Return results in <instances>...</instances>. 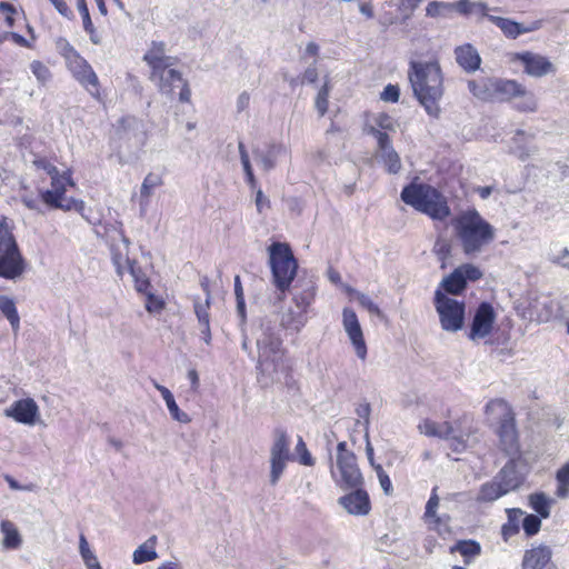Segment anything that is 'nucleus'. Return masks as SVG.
<instances>
[{
	"label": "nucleus",
	"mask_w": 569,
	"mask_h": 569,
	"mask_svg": "<svg viewBox=\"0 0 569 569\" xmlns=\"http://www.w3.org/2000/svg\"><path fill=\"white\" fill-rule=\"evenodd\" d=\"M342 326L355 348L357 357L361 360H365L367 357V345L363 338V332L358 316L352 309H343Z\"/></svg>",
	"instance_id": "obj_14"
},
{
	"label": "nucleus",
	"mask_w": 569,
	"mask_h": 569,
	"mask_svg": "<svg viewBox=\"0 0 569 569\" xmlns=\"http://www.w3.org/2000/svg\"><path fill=\"white\" fill-rule=\"evenodd\" d=\"M0 311L9 321L12 331L17 333L20 329V316L14 300L8 296H0Z\"/></svg>",
	"instance_id": "obj_35"
},
{
	"label": "nucleus",
	"mask_w": 569,
	"mask_h": 569,
	"mask_svg": "<svg viewBox=\"0 0 569 569\" xmlns=\"http://www.w3.org/2000/svg\"><path fill=\"white\" fill-rule=\"evenodd\" d=\"M495 78L469 80L468 89L472 96L481 101L493 102Z\"/></svg>",
	"instance_id": "obj_26"
},
{
	"label": "nucleus",
	"mask_w": 569,
	"mask_h": 569,
	"mask_svg": "<svg viewBox=\"0 0 569 569\" xmlns=\"http://www.w3.org/2000/svg\"><path fill=\"white\" fill-rule=\"evenodd\" d=\"M419 428L426 436L438 437L440 439H449L453 432V427L448 421L437 423L427 419L419 426Z\"/></svg>",
	"instance_id": "obj_33"
},
{
	"label": "nucleus",
	"mask_w": 569,
	"mask_h": 569,
	"mask_svg": "<svg viewBox=\"0 0 569 569\" xmlns=\"http://www.w3.org/2000/svg\"><path fill=\"white\" fill-rule=\"evenodd\" d=\"M488 20L496 24L503 34L510 39H516L520 34L535 31L539 28V22H533L530 27H525L517 21L498 16H488Z\"/></svg>",
	"instance_id": "obj_22"
},
{
	"label": "nucleus",
	"mask_w": 569,
	"mask_h": 569,
	"mask_svg": "<svg viewBox=\"0 0 569 569\" xmlns=\"http://www.w3.org/2000/svg\"><path fill=\"white\" fill-rule=\"evenodd\" d=\"M481 277L482 271L477 266L465 263L445 277L437 289H441L445 295L458 296L465 291L468 281H477Z\"/></svg>",
	"instance_id": "obj_11"
},
{
	"label": "nucleus",
	"mask_w": 569,
	"mask_h": 569,
	"mask_svg": "<svg viewBox=\"0 0 569 569\" xmlns=\"http://www.w3.org/2000/svg\"><path fill=\"white\" fill-rule=\"evenodd\" d=\"M373 469L379 479V483L387 496H390L393 491L392 482L389 476L386 473L381 465L373 466Z\"/></svg>",
	"instance_id": "obj_57"
},
{
	"label": "nucleus",
	"mask_w": 569,
	"mask_h": 569,
	"mask_svg": "<svg viewBox=\"0 0 569 569\" xmlns=\"http://www.w3.org/2000/svg\"><path fill=\"white\" fill-rule=\"evenodd\" d=\"M290 452V438L283 428H276L273 430V442L270 448V475L269 481L271 486H276L286 467L287 462L291 460Z\"/></svg>",
	"instance_id": "obj_9"
},
{
	"label": "nucleus",
	"mask_w": 569,
	"mask_h": 569,
	"mask_svg": "<svg viewBox=\"0 0 569 569\" xmlns=\"http://www.w3.org/2000/svg\"><path fill=\"white\" fill-rule=\"evenodd\" d=\"M0 529L3 535V546L7 549H18L21 546V536L14 526L9 520H3L0 523Z\"/></svg>",
	"instance_id": "obj_37"
},
{
	"label": "nucleus",
	"mask_w": 569,
	"mask_h": 569,
	"mask_svg": "<svg viewBox=\"0 0 569 569\" xmlns=\"http://www.w3.org/2000/svg\"><path fill=\"white\" fill-rule=\"evenodd\" d=\"M369 133L372 134L377 139L378 148L380 152L387 151L389 149H393L390 138L387 132L381 131L375 127L369 129Z\"/></svg>",
	"instance_id": "obj_53"
},
{
	"label": "nucleus",
	"mask_w": 569,
	"mask_h": 569,
	"mask_svg": "<svg viewBox=\"0 0 569 569\" xmlns=\"http://www.w3.org/2000/svg\"><path fill=\"white\" fill-rule=\"evenodd\" d=\"M433 303L442 330L457 332L463 328L466 318V305L463 301L449 298L441 289H437Z\"/></svg>",
	"instance_id": "obj_8"
},
{
	"label": "nucleus",
	"mask_w": 569,
	"mask_h": 569,
	"mask_svg": "<svg viewBox=\"0 0 569 569\" xmlns=\"http://www.w3.org/2000/svg\"><path fill=\"white\" fill-rule=\"evenodd\" d=\"M349 493L341 496L338 503L352 516H367L371 510L369 493L363 486L349 488Z\"/></svg>",
	"instance_id": "obj_15"
},
{
	"label": "nucleus",
	"mask_w": 569,
	"mask_h": 569,
	"mask_svg": "<svg viewBox=\"0 0 569 569\" xmlns=\"http://www.w3.org/2000/svg\"><path fill=\"white\" fill-rule=\"evenodd\" d=\"M51 179V189L57 190L59 193L64 196L66 193V187L72 186V179L70 177V173L63 172L62 174L59 173V171L50 177Z\"/></svg>",
	"instance_id": "obj_48"
},
{
	"label": "nucleus",
	"mask_w": 569,
	"mask_h": 569,
	"mask_svg": "<svg viewBox=\"0 0 569 569\" xmlns=\"http://www.w3.org/2000/svg\"><path fill=\"white\" fill-rule=\"evenodd\" d=\"M161 184H162V180H161L160 176L154 174V173L147 174L141 184V189H140L141 197L149 198L151 196L152 190Z\"/></svg>",
	"instance_id": "obj_52"
},
{
	"label": "nucleus",
	"mask_w": 569,
	"mask_h": 569,
	"mask_svg": "<svg viewBox=\"0 0 569 569\" xmlns=\"http://www.w3.org/2000/svg\"><path fill=\"white\" fill-rule=\"evenodd\" d=\"M519 101L515 102V108L522 112H532L537 109V101L532 92H528L523 87V93L519 94Z\"/></svg>",
	"instance_id": "obj_46"
},
{
	"label": "nucleus",
	"mask_w": 569,
	"mask_h": 569,
	"mask_svg": "<svg viewBox=\"0 0 569 569\" xmlns=\"http://www.w3.org/2000/svg\"><path fill=\"white\" fill-rule=\"evenodd\" d=\"M438 487H435L431 491V495L426 503V510H425V519H433L435 522H440L441 517L437 515V508L439 506V497L437 495Z\"/></svg>",
	"instance_id": "obj_47"
},
{
	"label": "nucleus",
	"mask_w": 569,
	"mask_h": 569,
	"mask_svg": "<svg viewBox=\"0 0 569 569\" xmlns=\"http://www.w3.org/2000/svg\"><path fill=\"white\" fill-rule=\"evenodd\" d=\"M21 201L22 203L31 209V210H34V211H38V212H41V197L40 196H34V194H31V193H22L21 196Z\"/></svg>",
	"instance_id": "obj_60"
},
{
	"label": "nucleus",
	"mask_w": 569,
	"mask_h": 569,
	"mask_svg": "<svg viewBox=\"0 0 569 569\" xmlns=\"http://www.w3.org/2000/svg\"><path fill=\"white\" fill-rule=\"evenodd\" d=\"M356 413L359 417V420H357L356 423L362 427L365 431V437L368 438L371 415L370 403L367 401L359 403L358 407L356 408Z\"/></svg>",
	"instance_id": "obj_44"
},
{
	"label": "nucleus",
	"mask_w": 569,
	"mask_h": 569,
	"mask_svg": "<svg viewBox=\"0 0 569 569\" xmlns=\"http://www.w3.org/2000/svg\"><path fill=\"white\" fill-rule=\"evenodd\" d=\"M31 72L37 78L38 82L46 84L51 79L49 68L41 61L34 60L30 64Z\"/></svg>",
	"instance_id": "obj_51"
},
{
	"label": "nucleus",
	"mask_w": 569,
	"mask_h": 569,
	"mask_svg": "<svg viewBox=\"0 0 569 569\" xmlns=\"http://www.w3.org/2000/svg\"><path fill=\"white\" fill-rule=\"evenodd\" d=\"M529 507L536 512L537 516L547 519L550 517V508L552 499L549 498L545 492H533L528 497Z\"/></svg>",
	"instance_id": "obj_31"
},
{
	"label": "nucleus",
	"mask_w": 569,
	"mask_h": 569,
	"mask_svg": "<svg viewBox=\"0 0 569 569\" xmlns=\"http://www.w3.org/2000/svg\"><path fill=\"white\" fill-rule=\"evenodd\" d=\"M516 59L525 67V72L531 77H543L555 72L553 64L543 56L529 51L517 53Z\"/></svg>",
	"instance_id": "obj_18"
},
{
	"label": "nucleus",
	"mask_w": 569,
	"mask_h": 569,
	"mask_svg": "<svg viewBox=\"0 0 569 569\" xmlns=\"http://www.w3.org/2000/svg\"><path fill=\"white\" fill-rule=\"evenodd\" d=\"M71 56H68V66L73 77L92 94H98V77L91 66L78 54L74 48L66 42Z\"/></svg>",
	"instance_id": "obj_12"
},
{
	"label": "nucleus",
	"mask_w": 569,
	"mask_h": 569,
	"mask_svg": "<svg viewBox=\"0 0 569 569\" xmlns=\"http://www.w3.org/2000/svg\"><path fill=\"white\" fill-rule=\"evenodd\" d=\"M450 552H459L463 557L465 565L468 566L481 555V545L473 539L458 540L450 547Z\"/></svg>",
	"instance_id": "obj_27"
},
{
	"label": "nucleus",
	"mask_w": 569,
	"mask_h": 569,
	"mask_svg": "<svg viewBox=\"0 0 569 569\" xmlns=\"http://www.w3.org/2000/svg\"><path fill=\"white\" fill-rule=\"evenodd\" d=\"M153 385H154V388L161 393V396L167 405V408L170 412L171 418L178 422H182V423L189 422L190 421L189 416L186 412L180 410L179 406L177 405V402L174 400L172 392L167 387L159 385L156 381L153 382Z\"/></svg>",
	"instance_id": "obj_29"
},
{
	"label": "nucleus",
	"mask_w": 569,
	"mask_h": 569,
	"mask_svg": "<svg viewBox=\"0 0 569 569\" xmlns=\"http://www.w3.org/2000/svg\"><path fill=\"white\" fill-rule=\"evenodd\" d=\"M400 89L397 84H387L380 93V99L386 102H398Z\"/></svg>",
	"instance_id": "obj_58"
},
{
	"label": "nucleus",
	"mask_w": 569,
	"mask_h": 569,
	"mask_svg": "<svg viewBox=\"0 0 569 569\" xmlns=\"http://www.w3.org/2000/svg\"><path fill=\"white\" fill-rule=\"evenodd\" d=\"M201 286H202L203 290L207 292L206 300H204V302H200L199 299H197L193 303L194 313L197 316L199 325L210 322L209 309H210L211 296L209 292L208 284L202 282Z\"/></svg>",
	"instance_id": "obj_42"
},
{
	"label": "nucleus",
	"mask_w": 569,
	"mask_h": 569,
	"mask_svg": "<svg viewBox=\"0 0 569 569\" xmlns=\"http://www.w3.org/2000/svg\"><path fill=\"white\" fill-rule=\"evenodd\" d=\"M26 271V260L8 226L0 222V278L16 281Z\"/></svg>",
	"instance_id": "obj_6"
},
{
	"label": "nucleus",
	"mask_w": 569,
	"mask_h": 569,
	"mask_svg": "<svg viewBox=\"0 0 569 569\" xmlns=\"http://www.w3.org/2000/svg\"><path fill=\"white\" fill-rule=\"evenodd\" d=\"M307 317L298 309L288 308L281 313L280 325L283 329L299 332L306 325Z\"/></svg>",
	"instance_id": "obj_30"
},
{
	"label": "nucleus",
	"mask_w": 569,
	"mask_h": 569,
	"mask_svg": "<svg viewBox=\"0 0 569 569\" xmlns=\"http://www.w3.org/2000/svg\"><path fill=\"white\" fill-rule=\"evenodd\" d=\"M256 345L259 381L264 386L280 381L281 375H288L290 367L284 358L282 340L270 323L261 325Z\"/></svg>",
	"instance_id": "obj_2"
},
{
	"label": "nucleus",
	"mask_w": 569,
	"mask_h": 569,
	"mask_svg": "<svg viewBox=\"0 0 569 569\" xmlns=\"http://www.w3.org/2000/svg\"><path fill=\"white\" fill-rule=\"evenodd\" d=\"M380 157L389 173L396 174L400 171L401 160L398 152L395 149H389L387 151L381 152Z\"/></svg>",
	"instance_id": "obj_43"
},
{
	"label": "nucleus",
	"mask_w": 569,
	"mask_h": 569,
	"mask_svg": "<svg viewBox=\"0 0 569 569\" xmlns=\"http://www.w3.org/2000/svg\"><path fill=\"white\" fill-rule=\"evenodd\" d=\"M238 150H239L240 161H241L244 174L253 172V169H252V166L250 162V158H249V153H248V151L244 147V143L242 141H239Z\"/></svg>",
	"instance_id": "obj_61"
},
{
	"label": "nucleus",
	"mask_w": 569,
	"mask_h": 569,
	"mask_svg": "<svg viewBox=\"0 0 569 569\" xmlns=\"http://www.w3.org/2000/svg\"><path fill=\"white\" fill-rule=\"evenodd\" d=\"M40 197L44 204L54 209H60L63 200V196L53 189L40 190Z\"/></svg>",
	"instance_id": "obj_50"
},
{
	"label": "nucleus",
	"mask_w": 569,
	"mask_h": 569,
	"mask_svg": "<svg viewBox=\"0 0 569 569\" xmlns=\"http://www.w3.org/2000/svg\"><path fill=\"white\" fill-rule=\"evenodd\" d=\"M151 81L156 82L159 90L164 94H171L174 88L180 87L184 81L181 73L170 67H162L159 72L151 71Z\"/></svg>",
	"instance_id": "obj_19"
},
{
	"label": "nucleus",
	"mask_w": 569,
	"mask_h": 569,
	"mask_svg": "<svg viewBox=\"0 0 569 569\" xmlns=\"http://www.w3.org/2000/svg\"><path fill=\"white\" fill-rule=\"evenodd\" d=\"M408 79L415 98L427 114L438 119L441 114L440 101L443 97V77L437 61H411Z\"/></svg>",
	"instance_id": "obj_1"
},
{
	"label": "nucleus",
	"mask_w": 569,
	"mask_h": 569,
	"mask_svg": "<svg viewBox=\"0 0 569 569\" xmlns=\"http://www.w3.org/2000/svg\"><path fill=\"white\" fill-rule=\"evenodd\" d=\"M556 481V496L560 499H567L569 497V462L557 470Z\"/></svg>",
	"instance_id": "obj_41"
},
{
	"label": "nucleus",
	"mask_w": 569,
	"mask_h": 569,
	"mask_svg": "<svg viewBox=\"0 0 569 569\" xmlns=\"http://www.w3.org/2000/svg\"><path fill=\"white\" fill-rule=\"evenodd\" d=\"M296 449L299 453V461L301 465L307 466V467H311L315 465V459L312 458L311 453L307 449V446L301 437L298 438Z\"/></svg>",
	"instance_id": "obj_56"
},
{
	"label": "nucleus",
	"mask_w": 569,
	"mask_h": 569,
	"mask_svg": "<svg viewBox=\"0 0 569 569\" xmlns=\"http://www.w3.org/2000/svg\"><path fill=\"white\" fill-rule=\"evenodd\" d=\"M4 413L19 423L33 426L39 413V408L33 399L27 398L14 401L6 409Z\"/></svg>",
	"instance_id": "obj_17"
},
{
	"label": "nucleus",
	"mask_w": 569,
	"mask_h": 569,
	"mask_svg": "<svg viewBox=\"0 0 569 569\" xmlns=\"http://www.w3.org/2000/svg\"><path fill=\"white\" fill-rule=\"evenodd\" d=\"M330 472L336 485L342 490L363 486V477L357 465L356 456H347L336 459V469L330 456Z\"/></svg>",
	"instance_id": "obj_10"
},
{
	"label": "nucleus",
	"mask_w": 569,
	"mask_h": 569,
	"mask_svg": "<svg viewBox=\"0 0 569 569\" xmlns=\"http://www.w3.org/2000/svg\"><path fill=\"white\" fill-rule=\"evenodd\" d=\"M457 238L467 256H476L496 238V229L476 210L462 212L453 223Z\"/></svg>",
	"instance_id": "obj_3"
},
{
	"label": "nucleus",
	"mask_w": 569,
	"mask_h": 569,
	"mask_svg": "<svg viewBox=\"0 0 569 569\" xmlns=\"http://www.w3.org/2000/svg\"><path fill=\"white\" fill-rule=\"evenodd\" d=\"M118 233L123 243L124 251H122L120 248L112 244L111 246V260L116 268L117 274L122 277L123 271H124L123 262L126 263V259H129L128 252H129L130 240L128 237H126V234L123 233L122 230H119Z\"/></svg>",
	"instance_id": "obj_32"
},
{
	"label": "nucleus",
	"mask_w": 569,
	"mask_h": 569,
	"mask_svg": "<svg viewBox=\"0 0 569 569\" xmlns=\"http://www.w3.org/2000/svg\"><path fill=\"white\" fill-rule=\"evenodd\" d=\"M157 538L153 536L149 538L144 543L140 545L132 556V561L136 565L146 563L158 558V553L154 549Z\"/></svg>",
	"instance_id": "obj_36"
},
{
	"label": "nucleus",
	"mask_w": 569,
	"mask_h": 569,
	"mask_svg": "<svg viewBox=\"0 0 569 569\" xmlns=\"http://www.w3.org/2000/svg\"><path fill=\"white\" fill-rule=\"evenodd\" d=\"M541 519V517L533 513L525 515L521 526L527 537H532L540 531Z\"/></svg>",
	"instance_id": "obj_45"
},
{
	"label": "nucleus",
	"mask_w": 569,
	"mask_h": 569,
	"mask_svg": "<svg viewBox=\"0 0 569 569\" xmlns=\"http://www.w3.org/2000/svg\"><path fill=\"white\" fill-rule=\"evenodd\" d=\"M77 7L82 17L83 29L89 34H92L93 32H96V30H94L93 23L90 18V13H89V9L87 7L86 0H77Z\"/></svg>",
	"instance_id": "obj_54"
},
{
	"label": "nucleus",
	"mask_w": 569,
	"mask_h": 569,
	"mask_svg": "<svg viewBox=\"0 0 569 569\" xmlns=\"http://www.w3.org/2000/svg\"><path fill=\"white\" fill-rule=\"evenodd\" d=\"M453 7V12H458L461 16H469L473 12V2L470 0H458L457 2H451Z\"/></svg>",
	"instance_id": "obj_62"
},
{
	"label": "nucleus",
	"mask_w": 569,
	"mask_h": 569,
	"mask_svg": "<svg viewBox=\"0 0 569 569\" xmlns=\"http://www.w3.org/2000/svg\"><path fill=\"white\" fill-rule=\"evenodd\" d=\"M269 266L274 287L286 292L297 276L298 261L287 242H272L268 247Z\"/></svg>",
	"instance_id": "obj_5"
},
{
	"label": "nucleus",
	"mask_w": 569,
	"mask_h": 569,
	"mask_svg": "<svg viewBox=\"0 0 569 569\" xmlns=\"http://www.w3.org/2000/svg\"><path fill=\"white\" fill-rule=\"evenodd\" d=\"M486 413L499 416L498 437L501 449L507 455H516L519 451V442L515 413L511 407L503 399H492L486 405Z\"/></svg>",
	"instance_id": "obj_7"
},
{
	"label": "nucleus",
	"mask_w": 569,
	"mask_h": 569,
	"mask_svg": "<svg viewBox=\"0 0 569 569\" xmlns=\"http://www.w3.org/2000/svg\"><path fill=\"white\" fill-rule=\"evenodd\" d=\"M426 16L430 18L451 19L453 17V7L451 2L431 1L426 8Z\"/></svg>",
	"instance_id": "obj_40"
},
{
	"label": "nucleus",
	"mask_w": 569,
	"mask_h": 569,
	"mask_svg": "<svg viewBox=\"0 0 569 569\" xmlns=\"http://www.w3.org/2000/svg\"><path fill=\"white\" fill-rule=\"evenodd\" d=\"M505 495H507V492L503 489L502 485H500L498 480L493 478L491 481L481 485L477 497V501L492 502Z\"/></svg>",
	"instance_id": "obj_34"
},
{
	"label": "nucleus",
	"mask_w": 569,
	"mask_h": 569,
	"mask_svg": "<svg viewBox=\"0 0 569 569\" xmlns=\"http://www.w3.org/2000/svg\"><path fill=\"white\" fill-rule=\"evenodd\" d=\"M401 200L433 220H445L451 213L446 197L426 183H410L400 193Z\"/></svg>",
	"instance_id": "obj_4"
},
{
	"label": "nucleus",
	"mask_w": 569,
	"mask_h": 569,
	"mask_svg": "<svg viewBox=\"0 0 569 569\" xmlns=\"http://www.w3.org/2000/svg\"><path fill=\"white\" fill-rule=\"evenodd\" d=\"M312 299H313V292L312 291H306V292H303L300 296L296 295L293 297V301L296 303V308L298 309V311L303 312L305 316L307 313V309L310 306Z\"/></svg>",
	"instance_id": "obj_59"
},
{
	"label": "nucleus",
	"mask_w": 569,
	"mask_h": 569,
	"mask_svg": "<svg viewBox=\"0 0 569 569\" xmlns=\"http://www.w3.org/2000/svg\"><path fill=\"white\" fill-rule=\"evenodd\" d=\"M455 57L457 63L467 72H475L480 68L481 58L477 49L470 43L457 47Z\"/></svg>",
	"instance_id": "obj_23"
},
{
	"label": "nucleus",
	"mask_w": 569,
	"mask_h": 569,
	"mask_svg": "<svg viewBox=\"0 0 569 569\" xmlns=\"http://www.w3.org/2000/svg\"><path fill=\"white\" fill-rule=\"evenodd\" d=\"M284 151V147L280 143H268L263 148L254 147L252 154L262 169L269 172L276 167L278 157Z\"/></svg>",
	"instance_id": "obj_20"
},
{
	"label": "nucleus",
	"mask_w": 569,
	"mask_h": 569,
	"mask_svg": "<svg viewBox=\"0 0 569 569\" xmlns=\"http://www.w3.org/2000/svg\"><path fill=\"white\" fill-rule=\"evenodd\" d=\"M129 273L133 278L137 291L148 293L150 289V281L142 269L137 264L136 260L126 259Z\"/></svg>",
	"instance_id": "obj_39"
},
{
	"label": "nucleus",
	"mask_w": 569,
	"mask_h": 569,
	"mask_svg": "<svg viewBox=\"0 0 569 569\" xmlns=\"http://www.w3.org/2000/svg\"><path fill=\"white\" fill-rule=\"evenodd\" d=\"M495 478L507 493L517 490L525 481V475L518 470L513 460L508 461Z\"/></svg>",
	"instance_id": "obj_21"
},
{
	"label": "nucleus",
	"mask_w": 569,
	"mask_h": 569,
	"mask_svg": "<svg viewBox=\"0 0 569 569\" xmlns=\"http://www.w3.org/2000/svg\"><path fill=\"white\" fill-rule=\"evenodd\" d=\"M330 88L328 82H325V84L320 88L318 91V94L316 97L315 107L317 111L319 112L320 117H323L328 110V99H329Z\"/></svg>",
	"instance_id": "obj_49"
},
{
	"label": "nucleus",
	"mask_w": 569,
	"mask_h": 569,
	"mask_svg": "<svg viewBox=\"0 0 569 569\" xmlns=\"http://www.w3.org/2000/svg\"><path fill=\"white\" fill-rule=\"evenodd\" d=\"M568 257H569V250L568 248H561L559 253H555L552 252L550 254V260L553 262V263H557L563 268H567L569 269V260H568Z\"/></svg>",
	"instance_id": "obj_63"
},
{
	"label": "nucleus",
	"mask_w": 569,
	"mask_h": 569,
	"mask_svg": "<svg viewBox=\"0 0 569 569\" xmlns=\"http://www.w3.org/2000/svg\"><path fill=\"white\" fill-rule=\"evenodd\" d=\"M33 164L37 169L44 171L49 177L58 172V169L56 166H53L49 160L46 158H39L33 161Z\"/></svg>",
	"instance_id": "obj_64"
},
{
	"label": "nucleus",
	"mask_w": 569,
	"mask_h": 569,
	"mask_svg": "<svg viewBox=\"0 0 569 569\" xmlns=\"http://www.w3.org/2000/svg\"><path fill=\"white\" fill-rule=\"evenodd\" d=\"M551 548L546 545H539L525 551L521 569H558L551 561Z\"/></svg>",
	"instance_id": "obj_16"
},
{
	"label": "nucleus",
	"mask_w": 569,
	"mask_h": 569,
	"mask_svg": "<svg viewBox=\"0 0 569 569\" xmlns=\"http://www.w3.org/2000/svg\"><path fill=\"white\" fill-rule=\"evenodd\" d=\"M141 122L131 116L122 117L113 126V136L119 139L130 140L141 129Z\"/></svg>",
	"instance_id": "obj_28"
},
{
	"label": "nucleus",
	"mask_w": 569,
	"mask_h": 569,
	"mask_svg": "<svg viewBox=\"0 0 569 569\" xmlns=\"http://www.w3.org/2000/svg\"><path fill=\"white\" fill-rule=\"evenodd\" d=\"M143 61L156 72L162 67L172 66V58L166 56V44L162 41H152L150 49L144 53Z\"/></svg>",
	"instance_id": "obj_24"
},
{
	"label": "nucleus",
	"mask_w": 569,
	"mask_h": 569,
	"mask_svg": "<svg viewBox=\"0 0 569 569\" xmlns=\"http://www.w3.org/2000/svg\"><path fill=\"white\" fill-rule=\"evenodd\" d=\"M496 321V312L489 302H481L472 317L468 338L472 341L488 337Z\"/></svg>",
	"instance_id": "obj_13"
},
{
	"label": "nucleus",
	"mask_w": 569,
	"mask_h": 569,
	"mask_svg": "<svg viewBox=\"0 0 569 569\" xmlns=\"http://www.w3.org/2000/svg\"><path fill=\"white\" fill-rule=\"evenodd\" d=\"M493 101H509L523 93V86L516 80L495 78Z\"/></svg>",
	"instance_id": "obj_25"
},
{
	"label": "nucleus",
	"mask_w": 569,
	"mask_h": 569,
	"mask_svg": "<svg viewBox=\"0 0 569 569\" xmlns=\"http://www.w3.org/2000/svg\"><path fill=\"white\" fill-rule=\"evenodd\" d=\"M357 300L359 302V305L365 308L369 313L371 315H375V316H382V312L379 308V306L372 301V299L365 295V293H361V292H357Z\"/></svg>",
	"instance_id": "obj_55"
},
{
	"label": "nucleus",
	"mask_w": 569,
	"mask_h": 569,
	"mask_svg": "<svg viewBox=\"0 0 569 569\" xmlns=\"http://www.w3.org/2000/svg\"><path fill=\"white\" fill-rule=\"evenodd\" d=\"M525 512L519 508L507 509L508 521L501 528V535L505 540L517 535L520 530V518Z\"/></svg>",
	"instance_id": "obj_38"
}]
</instances>
